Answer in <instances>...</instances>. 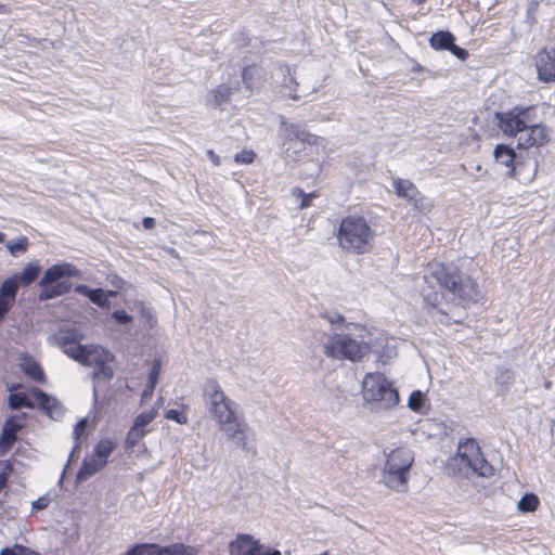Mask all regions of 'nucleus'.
I'll use <instances>...</instances> for the list:
<instances>
[{
  "label": "nucleus",
  "instance_id": "nucleus-54",
  "mask_svg": "<svg viewBox=\"0 0 555 555\" xmlns=\"http://www.w3.org/2000/svg\"><path fill=\"white\" fill-rule=\"evenodd\" d=\"M5 238V234L0 232V243H2Z\"/></svg>",
  "mask_w": 555,
  "mask_h": 555
},
{
  "label": "nucleus",
  "instance_id": "nucleus-13",
  "mask_svg": "<svg viewBox=\"0 0 555 555\" xmlns=\"http://www.w3.org/2000/svg\"><path fill=\"white\" fill-rule=\"evenodd\" d=\"M493 156L495 166L504 170L507 176L513 177L519 164L514 149L505 144H499L494 149Z\"/></svg>",
  "mask_w": 555,
  "mask_h": 555
},
{
  "label": "nucleus",
  "instance_id": "nucleus-44",
  "mask_svg": "<svg viewBox=\"0 0 555 555\" xmlns=\"http://www.w3.org/2000/svg\"><path fill=\"white\" fill-rule=\"evenodd\" d=\"M49 502H50V499L47 495L40 496L37 500L33 501V503H31L33 509H37V511L43 509L48 506Z\"/></svg>",
  "mask_w": 555,
  "mask_h": 555
},
{
  "label": "nucleus",
  "instance_id": "nucleus-26",
  "mask_svg": "<svg viewBox=\"0 0 555 555\" xmlns=\"http://www.w3.org/2000/svg\"><path fill=\"white\" fill-rule=\"evenodd\" d=\"M455 38L447 30H439L429 39V44L435 50H448L453 46Z\"/></svg>",
  "mask_w": 555,
  "mask_h": 555
},
{
  "label": "nucleus",
  "instance_id": "nucleus-57",
  "mask_svg": "<svg viewBox=\"0 0 555 555\" xmlns=\"http://www.w3.org/2000/svg\"><path fill=\"white\" fill-rule=\"evenodd\" d=\"M18 387H20V385L13 386V387L11 388V390L16 389V388H18Z\"/></svg>",
  "mask_w": 555,
  "mask_h": 555
},
{
  "label": "nucleus",
  "instance_id": "nucleus-5",
  "mask_svg": "<svg viewBox=\"0 0 555 555\" xmlns=\"http://www.w3.org/2000/svg\"><path fill=\"white\" fill-rule=\"evenodd\" d=\"M82 338L83 334L76 327L61 328L56 334V340L64 353L79 363L99 362L101 357L105 358L103 347L81 345Z\"/></svg>",
  "mask_w": 555,
  "mask_h": 555
},
{
  "label": "nucleus",
  "instance_id": "nucleus-46",
  "mask_svg": "<svg viewBox=\"0 0 555 555\" xmlns=\"http://www.w3.org/2000/svg\"><path fill=\"white\" fill-rule=\"evenodd\" d=\"M206 154L215 166H219L221 164L219 155H217L214 150H207Z\"/></svg>",
  "mask_w": 555,
  "mask_h": 555
},
{
  "label": "nucleus",
  "instance_id": "nucleus-33",
  "mask_svg": "<svg viewBox=\"0 0 555 555\" xmlns=\"http://www.w3.org/2000/svg\"><path fill=\"white\" fill-rule=\"evenodd\" d=\"M292 193L293 195L301 198L299 204L300 209H306L310 207L312 205V198H317L320 196L319 192L317 191H313L311 193H305L300 188H295Z\"/></svg>",
  "mask_w": 555,
  "mask_h": 555
},
{
  "label": "nucleus",
  "instance_id": "nucleus-36",
  "mask_svg": "<svg viewBox=\"0 0 555 555\" xmlns=\"http://www.w3.org/2000/svg\"><path fill=\"white\" fill-rule=\"evenodd\" d=\"M160 371H162V362H160V360H155L152 364V369L149 374L150 393H153V391L156 387Z\"/></svg>",
  "mask_w": 555,
  "mask_h": 555
},
{
  "label": "nucleus",
  "instance_id": "nucleus-56",
  "mask_svg": "<svg viewBox=\"0 0 555 555\" xmlns=\"http://www.w3.org/2000/svg\"><path fill=\"white\" fill-rule=\"evenodd\" d=\"M291 98H292L293 100H299V95H298V94H296V93H295V94H293V95H291Z\"/></svg>",
  "mask_w": 555,
  "mask_h": 555
},
{
  "label": "nucleus",
  "instance_id": "nucleus-25",
  "mask_svg": "<svg viewBox=\"0 0 555 555\" xmlns=\"http://www.w3.org/2000/svg\"><path fill=\"white\" fill-rule=\"evenodd\" d=\"M233 89L227 83H220L210 91L211 103L215 107H220L230 102Z\"/></svg>",
  "mask_w": 555,
  "mask_h": 555
},
{
  "label": "nucleus",
  "instance_id": "nucleus-3",
  "mask_svg": "<svg viewBox=\"0 0 555 555\" xmlns=\"http://www.w3.org/2000/svg\"><path fill=\"white\" fill-rule=\"evenodd\" d=\"M208 410L220 429L236 444L237 448L246 447L247 425L233 410V402L221 390L217 382L209 384Z\"/></svg>",
  "mask_w": 555,
  "mask_h": 555
},
{
  "label": "nucleus",
  "instance_id": "nucleus-4",
  "mask_svg": "<svg viewBox=\"0 0 555 555\" xmlns=\"http://www.w3.org/2000/svg\"><path fill=\"white\" fill-rule=\"evenodd\" d=\"M336 240L344 251L364 255L373 249L375 230L363 215L350 214L340 219Z\"/></svg>",
  "mask_w": 555,
  "mask_h": 555
},
{
  "label": "nucleus",
  "instance_id": "nucleus-48",
  "mask_svg": "<svg viewBox=\"0 0 555 555\" xmlns=\"http://www.w3.org/2000/svg\"><path fill=\"white\" fill-rule=\"evenodd\" d=\"M464 447H465L466 449H469L470 451H473L474 449H477L478 451H480L479 446L477 444V442H476L474 439H468V440L465 442Z\"/></svg>",
  "mask_w": 555,
  "mask_h": 555
},
{
  "label": "nucleus",
  "instance_id": "nucleus-43",
  "mask_svg": "<svg viewBox=\"0 0 555 555\" xmlns=\"http://www.w3.org/2000/svg\"><path fill=\"white\" fill-rule=\"evenodd\" d=\"M449 51L462 61H465L468 57V52L465 49L456 46L454 42Z\"/></svg>",
  "mask_w": 555,
  "mask_h": 555
},
{
  "label": "nucleus",
  "instance_id": "nucleus-7",
  "mask_svg": "<svg viewBox=\"0 0 555 555\" xmlns=\"http://www.w3.org/2000/svg\"><path fill=\"white\" fill-rule=\"evenodd\" d=\"M413 463L414 457L411 453H387L380 482L392 491L405 492Z\"/></svg>",
  "mask_w": 555,
  "mask_h": 555
},
{
  "label": "nucleus",
  "instance_id": "nucleus-51",
  "mask_svg": "<svg viewBox=\"0 0 555 555\" xmlns=\"http://www.w3.org/2000/svg\"><path fill=\"white\" fill-rule=\"evenodd\" d=\"M537 7H538V3H532V5L528 10V13L534 14V12L537 11Z\"/></svg>",
  "mask_w": 555,
  "mask_h": 555
},
{
  "label": "nucleus",
  "instance_id": "nucleus-19",
  "mask_svg": "<svg viewBox=\"0 0 555 555\" xmlns=\"http://www.w3.org/2000/svg\"><path fill=\"white\" fill-rule=\"evenodd\" d=\"M29 393L36 400L37 405L50 417H52L54 413L60 412V402L41 389L34 387L30 389Z\"/></svg>",
  "mask_w": 555,
  "mask_h": 555
},
{
  "label": "nucleus",
  "instance_id": "nucleus-31",
  "mask_svg": "<svg viewBox=\"0 0 555 555\" xmlns=\"http://www.w3.org/2000/svg\"><path fill=\"white\" fill-rule=\"evenodd\" d=\"M146 430H142L140 428H137L134 426H131L129 429L126 440H125V447L126 449H133L139 446L140 441L145 436Z\"/></svg>",
  "mask_w": 555,
  "mask_h": 555
},
{
  "label": "nucleus",
  "instance_id": "nucleus-55",
  "mask_svg": "<svg viewBox=\"0 0 555 555\" xmlns=\"http://www.w3.org/2000/svg\"><path fill=\"white\" fill-rule=\"evenodd\" d=\"M267 555H281V553L279 551H273L272 553H269Z\"/></svg>",
  "mask_w": 555,
  "mask_h": 555
},
{
  "label": "nucleus",
  "instance_id": "nucleus-9",
  "mask_svg": "<svg viewBox=\"0 0 555 555\" xmlns=\"http://www.w3.org/2000/svg\"><path fill=\"white\" fill-rule=\"evenodd\" d=\"M367 346L347 334H334L324 346V353L332 359H346L353 362L362 360Z\"/></svg>",
  "mask_w": 555,
  "mask_h": 555
},
{
  "label": "nucleus",
  "instance_id": "nucleus-32",
  "mask_svg": "<svg viewBox=\"0 0 555 555\" xmlns=\"http://www.w3.org/2000/svg\"><path fill=\"white\" fill-rule=\"evenodd\" d=\"M539 505V499L533 493L525 494L517 503V507L519 511L524 513L533 512L537 509Z\"/></svg>",
  "mask_w": 555,
  "mask_h": 555
},
{
  "label": "nucleus",
  "instance_id": "nucleus-6",
  "mask_svg": "<svg viewBox=\"0 0 555 555\" xmlns=\"http://www.w3.org/2000/svg\"><path fill=\"white\" fill-rule=\"evenodd\" d=\"M362 396L366 402L378 403L387 410L396 408L400 402L397 388L380 372H372L364 375Z\"/></svg>",
  "mask_w": 555,
  "mask_h": 555
},
{
  "label": "nucleus",
  "instance_id": "nucleus-37",
  "mask_svg": "<svg viewBox=\"0 0 555 555\" xmlns=\"http://www.w3.org/2000/svg\"><path fill=\"white\" fill-rule=\"evenodd\" d=\"M166 418L177 422L178 424L188 423V413L185 408L170 409L166 412Z\"/></svg>",
  "mask_w": 555,
  "mask_h": 555
},
{
  "label": "nucleus",
  "instance_id": "nucleus-39",
  "mask_svg": "<svg viewBox=\"0 0 555 555\" xmlns=\"http://www.w3.org/2000/svg\"><path fill=\"white\" fill-rule=\"evenodd\" d=\"M0 555H40L22 545H14L12 548H4Z\"/></svg>",
  "mask_w": 555,
  "mask_h": 555
},
{
  "label": "nucleus",
  "instance_id": "nucleus-53",
  "mask_svg": "<svg viewBox=\"0 0 555 555\" xmlns=\"http://www.w3.org/2000/svg\"><path fill=\"white\" fill-rule=\"evenodd\" d=\"M152 393H150V385L144 389L143 391V397H147V396H151Z\"/></svg>",
  "mask_w": 555,
  "mask_h": 555
},
{
  "label": "nucleus",
  "instance_id": "nucleus-20",
  "mask_svg": "<svg viewBox=\"0 0 555 555\" xmlns=\"http://www.w3.org/2000/svg\"><path fill=\"white\" fill-rule=\"evenodd\" d=\"M41 271V267L38 261L28 262L20 273H15L9 279H14L16 283V289L20 285L29 286L34 283Z\"/></svg>",
  "mask_w": 555,
  "mask_h": 555
},
{
  "label": "nucleus",
  "instance_id": "nucleus-40",
  "mask_svg": "<svg viewBox=\"0 0 555 555\" xmlns=\"http://www.w3.org/2000/svg\"><path fill=\"white\" fill-rule=\"evenodd\" d=\"M117 446V440L115 438H104L98 442L94 451H114Z\"/></svg>",
  "mask_w": 555,
  "mask_h": 555
},
{
  "label": "nucleus",
  "instance_id": "nucleus-2",
  "mask_svg": "<svg viewBox=\"0 0 555 555\" xmlns=\"http://www.w3.org/2000/svg\"><path fill=\"white\" fill-rule=\"evenodd\" d=\"M499 129L507 137L517 138V149L540 152L553 140V129L537 121V106H515L495 114Z\"/></svg>",
  "mask_w": 555,
  "mask_h": 555
},
{
  "label": "nucleus",
  "instance_id": "nucleus-22",
  "mask_svg": "<svg viewBox=\"0 0 555 555\" xmlns=\"http://www.w3.org/2000/svg\"><path fill=\"white\" fill-rule=\"evenodd\" d=\"M17 294L16 283L14 279H7L0 287V307L8 312L12 308Z\"/></svg>",
  "mask_w": 555,
  "mask_h": 555
},
{
  "label": "nucleus",
  "instance_id": "nucleus-35",
  "mask_svg": "<svg viewBox=\"0 0 555 555\" xmlns=\"http://www.w3.org/2000/svg\"><path fill=\"white\" fill-rule=\"evenodd\" d=\"M424 401L425 398L423 392L420 390H414L409 397L408 406L413 412H420L424 406Z\"/></svg>",
  "mask_w": 555,
  "mask_h": 555
},
{
  "label": "nucleus",
  "instance_id": "nucleus-21",
  "mask_svg": "<svg viewBox=\"0 0 555 555\" xmlns=\"http://www.w3.org/2000/svg\"><path fill=\"white\" fill-rule=\"evenodd\" d=\"M241 76L245 88L253 91L256 85L262 80V68L256 63L246 65L242 68Z\"/></svg>",
  "mask_w": 555,
  "mask_h": 555
},
{
  "label": "nucleus",
  "instance_id": "nucleus-29",
  "mask_svg": "<svg viewBox=\"0 0 555 555\" xmlns=\"http://www.w3.org/2000/svg\"><path fill=\"white\" fill-rule=\"evenodd\" d=\"M9 405L13 410H17L21 408L34 409L35 404L29 400L26 393L23 392H12L9 396Z\"/></svg>",
  "mask_w": 555,
  "mask_h": 555
},
{
  "label": "nucleus",
  "instance_id": "nucleus-8",
  "mask_svg": "<svg viewBox=\"0 0 555 555\" xmlns=\"http://www.w3.org/2000/svg\"><path fill=\"white\" fill-rule=\"evenodd\" d=\"M73 276H80V271L69 262L57 263L48 268L39 281V286L42 288L39 299L49 300L69 293L72 284L60 282V280Z\"/></svg>",
  "mask_w": 555,
  "mask_h": 555
},
{
  "label": "nucleus",
  "instance_id": "nucleus-47",
  "mask_svg": "<svg viewBox=\"0 0 555 555\" xmlns=\"http://www.w3.org/2000/svg\"><path fill=\"white\" fill-rule=\"evenodd\" d=\"M142 225L146 230H151L155 227V219L152 217H144L142 219Z\"/></svg>",
  "mask_w": 555,
  "mask_h": 555
},
{
  "label": "nucleus",
  "instance_id": "nucleus-23",
  "mask_svg": "<svg viewBox=\"0 0 555 555\" xmlns=\"http://www.w3.org/2000/svg\"><path fill=\"white\" fill-rule=\"evenodd\" d=\"M21 426L9 420L5 422L0 436V451H9L17 439V431Z\"/></svg>",
  "mask_w": 555,
  "mask_h": 555
},
{
  "label": "nucleus",
  "instance_id": "nucleus-42",
  "mask_svg": "<svg viewBox=\"0 0 555 555\" xmlns=\"http://www.w3.org/2000/svg\"><path fill=\"white\" fill-rule=\"evenodd\" d=\"M112 317L120 324H128L132 322V317H130L125 310H116L112 313Z\"/></svg>",
  "mask_w": 555,
  "mask_h": 555
},
{
  "label": "nucleus",
  "instance_id": "nucleus-49",
  "mask_svg": "<svg viewBox=\"0 0 555 555\" xmlns=\"http://www.w3.org/2000/svg\"><path fill=\"white\" fill-rule=\"evenodd\" d=\"M79 453H74V452H70L69 453V457H68V461H67V464L65 466V469H64V473H67L69 472L74 461H75V456L78 455Z\"/></svg>",
  "mask_w": 555,
  "mask_h": 555
},
{
  "label": "nucleus",
  "instance_id": "nucleus-15",
  "mask_svg": "<svg viewBox=\"0 0 555 555\" xmlns=\"http://www.w3.org/2000/svg\"><path fill=\"white\" fill-rule=\"evenodd\" d=\"M94 433V424L87 417L80 418L74 426L72 451H81L88 449L89 440Z\"/></svg>",
  "mask_w": 555,
  "mask_h": 555
},
{
  "label": "nucleus",
  "instance_id": "nucleus-12",
  "mask_svg": "<svg viewBox=\"0 0 555 555\" xmlns=\"http://www.w3.org/2000/svg\"><path fill=\"white\" fill-rule=\"evenodd\" d=\"M392 185L397 196L405 198L416 209L425 210L433 207L410 180L397 178L393 180Z\"/></svg>",
  "mask_w": 555,
  "mask_h": 555
},
{
  "label": "nucleus",
  "instance_id": "nucleus-41",
  "mask_svg": "<svg viewBox=\"0 0 555 555\" xmlns=\"http://www.w3.org/2000/svg\"><path fill=\"white\" fill-rule=\"evenodd\" d=\"M12 467L9 462H1L0 463V490L4 488L8 476L11 473Z\"/></svg>",
  "mask_w": 555,
  "mask_h": 555
},
{
  "label": "nucleus",
  "instance_id": "nucleus-27",
  "mask_svg": "<svg viewBox=\"0 0 555 555\" xmlns=\"http://www.w3.org/2000/svg\"><path fill=\"white\" fill-rule=\"evenodd\" d=\"M23 372L34 382L43 384L46 375L40 364L34 359H27L22 365Z\"/></svg>",
  "mask_w": 555,
  "mask_h": 555
},
{
  "label": "nucleus",
  "instance_id": "nucleus-30",
  "mask_svg": "<svg viewBox=\"0 0 555 555\" xmlns=\"http://www.w3.org/2000/svg\"><path fill=\"white\" fill-rule=\"evenodd\" d=\"M29 246V241L27 236H20L16 241H9L7 243V248L12 256H18L20 254H24L27 251Z\"/></svg>",
  "mask_w": 555,
  "mask_h": 555
},
{
  "label": "nucleus",
  "instance_id": "nucleus-24",
  "mask_svg": "<svg viewBox=\"0 0 555 555\" xmlns=\"http://www.w3.org/2000/svg\"><path fill=\"white\" fill-rule=\"evenodd\" d=\"M286 131L287 139L289 141H300L309 145L319 144L320 138L315 134L310 133L305 128H301L299 125L292 124L289 127H287Z\"/></svg>",
  "mask_w": 555,
  "mask_h": 555
},
{
  "label": "nucleus",
  "instance_id": "nucleus-52",
  "mask_svg": "<svg viewBox=\"0 0 555 555\" xmlns=\"http://www.w3.org/2000/svg\"><path fill=\"white\" fill-rule=\"evenodd\" d=\"M427 0H412V2L416 5H423Z\"/></svg>",
  "mask_w": 555,
  "mask_h": 555
},
{
  "label": "nucleus",
  "instance_id": "nucleus-28",
  "mask_svg": "<svg viewBox=\"0 0 555 555\" xmlns=\"http://www.w3.org/2000/svg\"><path fill=\"white\" fill-rule=\"evenodd\" d=\"M105 358L101 357V361L99 362H90V363H82L83 365H94L98 367L94 375L96 377L103 375L105 378L109 379L113 377V370L107 363L113 360V354L104 348Z\"/></svg>",
  "mask_w": 555,
  "mask_h": 555
},
{
  "label": "nucleus",
  "instance_id": "nucleus-50",
  "mask_svg": "<svg viewBox=\"0 0 555 555\" xmlns=\"http://www.w3.org/2000/svg\"><path fill=\"white\" fill-rule=\"evenodd\" d=\"M10 9L7 4L0 3V14H9Z\"/></svg>",
  "mask_w": 555,
  "mask_h": 555
},
{
  "label": "nucleus",
  "instance_id": "nucleus-11",
  "mask_svg": "<svg viewBox=\"0 0 555 555\" xmlns=\"http://www.w3.org/2000/svg\"><path fill=\"white\" fill-rule=\"evenodd\" d=\"M538 79L545 83L555 82V48L544 47L533 56Z\"/></svg>",
  "mask_w": 555,
  "mask_h": 555
},
{
  "label": "nucleus",
  "instance_id": "nucleus-38",
  "mask_svg": "<svg viewBox=\"0 0 555 555\" xmlns=\"http://www.w3.org/2000/svg\"><path fill=\"white\" fill-rule=\"evenodd\" d=\"M256 159V153L253 150H243L234 156L236 164L249 165Z\"/></svg>",
  "mask_w": 555,
  "mask_h": 555
},
{
  "label": "nucleus",
  "instance_id": "nucleus-17",
  "mask_svg": "<svg viewBox=\"0 0 555 555\" xmlns=\"http://www.w3.org/2000/svg\"><path fill=\"white\" fill-rule=\"evenodd\" d=\"M260 544L249 534H240L229 545L230 555H260Z\"/></svg>",
  "mask_w": 555,
  "mask_h": 555
},
{
  "label": "nucleus",
  "instance_id": "nucleus-16",
  "mask_svg": "<svg viewBox=\"0 0 555 555\" xmlns=\"http://www.w3.org/2000/svg\"><path fill=\"white\" fill-rule=\"evenodd\" d=\"M75 292L88 297L98 307L108 310L111 308L109 298L117 296V291H104L102 288L91 289L87 285L79 284L75 287Z\"/></svg>",
  "mask_w": 555,
  "mask_h": 555
},
{
  "label": "nucleus",
  "instance_id": "nucleus-10",
  "mask_svg": "<svg viewBox=\"0 0 555 555\" xmlns=\"http://www.w3.org/2000/svg\"><path fill=\"white\" fill-rule=\"evenodd\" d=\"M470 457L467 453H453L447 463L448 474L452 476L478 477L485 476V461L479 459L482 453H473Z\"/></svg>",
  "mask_w": 555,
  "mask_h": 555
},
{
  "label": "nucleus",
  "instance_id": "nucleus-18",
  "mask_svg": "<svg viewBox=\"0 0 555 555\" xmlns=\"http://www.w3.org/2000/svg\"><path fill=\"white\" fill-rule=\"evenodd\" d=\"M198 553L197 547L183 543H173L166 546L153 543L152 552L147 555H197Z\"/></svg>",
  "mask_w": 555,
  "mask_h": 555
},
{
  "label": "nucleus",
  "instance_id": "nucleus-34",
  "mask_svg": "<svg viewBox=\"0 0 555 555\" xmlns=\"http://www.w3.org/2000/svg\"><path fill=\"white\" fill-rule=\"evenodd\" d=\"M155 416L156 412L154 410L142 412L134 418L132 426L145 430L146 425H149Z\"/></svg>",
  "mask_w": 555,
  "mask_h": 555
},
{
  "label": "nucleus",
  "instance_id": "nucleus-45",
  "mask_svg": "<svg viewBox=\"0 0 555 555\" xmlns=\"http://www.w3.org/2000/svg\"><path fill=\"white\" fill-rule=\"evenodd\" d=\"M108 281H109V283H111L113 286H115V287L117 288V289H116L117 292H118L119 289H121V288L124 287V284H125L124 280H122L120 276H118L117 274H112V275H109V276H108Z\"/></svg>",
  "mask_w": 555,
  "mask_h": 555
},
{
  "label": "nucleus",
  "instance_id": "nucleus-14",
  "mask_svg": "<svg viewBox=\"0 0 555 555\" xmlns=\"http://www.w3.org/2000/svg\"><path fill=\"white\" fill-rule=\"evenodd\" d=\"M108 453H87L77 473V481L83 482L107 463Z\"/></svg>",
  "mask_w": 555,
  "mask_h": 555
},
{
  "label": "nucleus",
  "instance_id": "nucleus-1",
  "mask_svg": "<svg viewBox=\"0 0 555 555\" xmlns=\"http://www.w3.org/2000/svg\"><path fill=\"white\" fill-rule=\"evenodd\" d=\"M424 282V299L435 308L443 302L469 304L479 293L476 281L453 263H428Z\"/></svg>",
  "mask_w": 555,
  "mask_h": 555
}]
</instances>
